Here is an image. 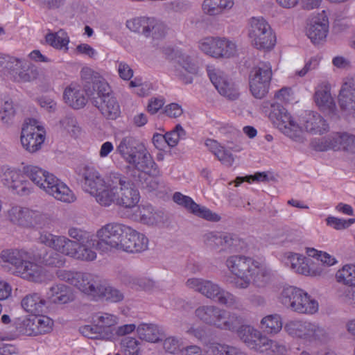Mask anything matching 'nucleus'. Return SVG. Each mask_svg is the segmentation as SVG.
<instances>
[{"mask_svg": "<svg viewBox=\"0 0 355 355\" xmlns=\"http://www.w3.org/2000/svg\"><path fill=\"white\" fill-rule=\"evenodd\" d=\"M116 151L123 159L133 168L142 172L149 173L154 176L159 174L157 165L145 146L132 137L121 139Z\"/></svg>", "mask_w": 355, "mask_h": 355, "instance_id": "1", "label": "nucleus"}, {"mask_svg": "<svg viewBox=\"0 0 355 355\" xmlns=\"http://www.w3.org/2000/svg\"><path fill=\"white\" fill-rule=\"evenodd\" d=\"M257 261L244 255H231L225 261L228 270L236 278L233 286L238 289H246L250 286V274L253 272Z\"/></svg>", "mask_w": 355, "mask_h": 355, "instance_id": "2", "label": "nucleus"}, {"mask_svg": "<svg viewBox=\"0 0 355 355\" xmlns=\"http://www.w3.org/2000/svg\"><path fill=\"white\" fill-rule=\"evenodd\" d=\"M282 304L299 313L313 314L318 310V303L303 290L290 286L282 293Z\"/></svg>", "mask_w": 355, "mask_h": 355, "instance_id": "3", "label": "nucleus"}, {"mask_svg": "<svg viewBox=\"0 0 355 355\" xmlns=\"http://www.w3.org/2000/svg\"><path fill=\"white\" fill-rule=\"evenodd\" d=\"M269 118L279 130L293 140L299 143L305 140L301 128L282 105L277 103L271 105Z\"/></svg>", "mask_w": 355, "mask_h": 355, "instance_id": "4", "label": "nucleus"}, {"mask_svg": "<svg viewBox=\"0 0 355 355\" xmlns=\"http://www.w3.org/2000/svg\"><path fill=\"white\" fill-rule=\"evenodd\" d=\"M272 72L269 62H260L249 74L250 89L256 98H263L268 92Z\"/></svg>", "mask_w": 355, "mask_h": 355, "instance_id": "5", "label": "nucleus"}, {"mask_svg": "<svg viewBox=\"0 0 355 355\" xmlns=\"http://www.w3.org/2000/svg\"><path fill=\"white\" fill-rule=\"evenodd\" d=\"M100 87L101 89L91 96L92 103L106 119L114 120L121 113L119 104L107 83H103Z\"/></svg>", "mask_w": 355, "mask_h": 355, "instance_id": "6", "label": "nucleus"}, {"mask_svg": "<svg viewBox=\"0 0 355 355\" xmlns=\"http://www.w3.org/2000/svg\"><path fill=\"white\" fill-rule=\"evenodd\" d=\"M249 37L252 44L258 49H271L276 43V37L263 18L251 19Z\"/></svg>", "mask_w": 355, "mask_h": 355, "instance_id": "7", "label": "nucleus"}, {"mask_svg": "<svg viewBox=\"0 0 355 355\" xmlns=\"http://www.w3.org/2000/svg\"><path fill=\"white\" fill-rule=\"evenodd\" d=\"M111 181L117 184L116 205L124 208L135 207L139 200V191L126 177L119 173L110 175Z\"/></svg>", "mask_w": 355, "mask_h": 355, "instance_id": "8", "label": "nucleus"}, {"mask_svg": "<svg viewBox=\"0 0 355 355\" xmlns=\"http://www.w3.org/2000/svg\"><path fill=\"white\" fill-rule=\"evenodd\" d=\"M200 49L215 58H229L236 53V46L233 42L223 37H208L199 42Z\"/></svg>", "mask_w": 355, "mask_h": 355, "instance_id": "9", "label": "nucleus"}, {"mask_svg": "<svg viewBox=\"0 0 355 355\" xmlns=\"http://www.w3.org/2000/svg\"><path fill=\"white\" fill-rule=\"evenodd\" d=\"M45 139V131L35 119H28L22 127L20 140L23 148L31 153L41 148Z\"/></svg>", "mask_w": 355, "mask_h": 355, "instance_id": "10", "label": "nucleus"}, {"mask_svg": "<svg viewBox=\"0 0 355 355\" xmlns=\"http://www.w3.org/2000/svg\"><path fill=\"white\" fill-rule=\"evenodd\" d=\"M315 150L325 151L328 149L343 150L349 153H355V135L347 133H336L328 138H322L313 142Z\"/></svg>", "mask_w": 355, "mask_h": 355, "instance_id": "11", "label": "nucleus"}, {"mask_svg": "<svg viewBox=\"0 0 355 355\" xmlns=\"http://www.w3.org/2000/svg\"><path fill=\"white\" fill-rule=\"evenodd\" d=\"M209 78L218 93L230 101L239 97V92L234 82L219 69L207 68Z\"/></svg>", "mask_w": 355, "mask_h": 355, "instance_id": "12", "label": "nucleus"}, {"mask_svg": "<svg viewBox=\"0 0 355 355\" xmlns=\"http://www.w3.org/2000/svg\"><path fill=\"white\" fill-rule=\"evenodd\" d=\"M127 227L117 223H111L103 226L98 230L96 235L102 247L106 245V249L109 247L119 250Z\"/></svg>", "mask_w": 355, "mask_h": 355, "instance_id": "13", "label": "nucleus"}, {"mask_svg": "<svg viewBox=\"0 0 355 355\" xmlns=\"http://www.w3.org/2000/svg\"><path fill=\"white\" fill-rule=\"evenodd\" d=\"M173 200L175 203L184 207L190 213L198 217L214 222L220 220V217L217 214L212 212L204 206H200L195 202L191 197L184 196L180 192H175L173 194Z\"/></svg>", "mask_w": 355, "mask_h": 355, "instance_id": "14", "label": "nucleus"}, {"mask_svg": "<svg viewBox=\"0 0 355 355\" xmlns=\"http://www.w3.org/2000/svg\"><path fill=\"white\" fill-rule=\"evenodd\" d=\"M46 178V185L43 189L46 193L64 202H72L75 200L74 194L70 189L53 174L49 175Z\"/></svg>", "mask_w": 355, "mask_h": 355, "instance_id": "15", "label": "nucleus"}, {"mask_svg": "<svg viewBox=\"0 0 355 355\" xmlns=\"http://www.w3.org/2000/svg\"><path fill=\"white\" fill-rule=\"evenodd\" d=\"M148 243V240L144 234L128 226L119 250L130 253L141 252L147 249Z\"/></svg>", "mask_w": 355, "mask_h": 355, "instance_id": "16", "label": "nucleus"}, {"mask_svg": "<svg viewBox=\"0 0 355 355\" xmlns=\"http://www.w3.org/2000/svg\"><path fill=\"white\" fill-rule=\"evenodd\" d=\"M98 239L89 238L85 242L78 243L73 241L70 249L69 257L83 261H93L96 258V250H102L103 247Z\"/></svg>", "mask_w": 355, "mask_h": 355, "instance_id": "17", "label": "nucleus"}, {"mask_svg": "<svg viewBox=\"0 0 355 355\" xmlns=\"http://www.w3.org/2000/svg\"><path fill=\"white\" fill-rule=\"evenodd\" d=\"M76 279L74 280L73 286L83 293L94 297L101 293L103 282L98 276L91 273L78 272Z\"/></svg>", "mask_w": 355, "mask_h": 355, "instance_id": "18", "label": "nucleus"}, {"mask_svg": "<svg viewBox=\"0 0 355 355\" xmlns=\"http://www.w3.org/2000/svg\"><path fill=\"white\" fill-rule=\"evenodd\" d=\"M80 184L82 189L94 196L106 184L103 178L93 168L86 166L81 175Z\"/></svg>", "mask_w": 355, "mask_h": 355, "instance_id": "19", "label": "nucleus"}, {"mask_svg": "<svg viewBox=\"0 0 355 355\" xmlns=\"http://www.w3.org/2000/svg\"><path fill=\"white\" fill-rule=\"evenodd\" d=\"M329 31V21L326 17L313 18L307 24L306 34L314 44L325 40Z\"/></svg>", "mask_w": 355, "mask_h": 355, "instance_id": "20", "label": "nucleus"}, {"mask_svg": "<svg viewBox=\"0 0 355 355\" xmlns=\"http://www.w3.org/2000/svg\"><path fill=\"white\" fill-rule=\"evenodd\" d=\"M224 309L215 305H202L195 310L196 316L203 323L219 328Z\"/></svg>", "mask_w": 355, "mask_h": 355, "instance_id": "21", "label": "nucleus"}, {"mask_svg": "<svg viewBox=\"0 0 355 355\" xmlns=\"http://www.w3.org/2000/svg\"><path fill=\"white\" fill-rule=\"evenodd\" d=\"M186 285L195 291L201 293L202 295L210 300L216 299L221 288L211 281L198 278H190L187 279Z\"/></svg>", "mask_w": 355, "mask_h": 355, "instance_id": "22", "label": "nucleus"}, {"mask_svg": "<svg viewBox=\"0 0 355 355\" xmlns=\"http://www.w3.org/2000/svg\"><path fill=\"white\" fill-rule=\"evenodd\" d=\"M0 257L3 262L12 266V273L17 275V271L22 267L27 259H31V254L24 249H6L1 251Z\"/></svg>", "mask_w": 355, "mask_h": 355, "instance_id": "23", "label": "nucleus"}, {"mask_svg": "<svg viewBox=\"0 0 355 355\" xmlns=\"http://www.w3.org/2000/svg\"><path fill=\"white\" fill-rule=\"evenodd\" d=\"M14 324L16 329L15 331L4 337L0 335L1 340L15 339L19 334L29 336L37 335L35 315L18 318L15 321Z\"/></svg>", "mask_w": 355, "mask_h": 355, "instance_id": "24", "label": "nucleus"}, {"mask_svg": "<svg viewBox=\"0 0 355 355\" xmlns=\"http://www.w3.org/2000/svg\"><path fill=\"white\" fill-rule=\"evenodd\" d=\"M175 74L184 83H191L192 75L198 71V67L191 58L187 55L180 56L175 65Z\"/></svg>", "mask_w": 355, "mask_h": 355, "instance_id": "25", "label": "nucleus"}, {"mask_svg": "<svg viewBox=\"0 0 355 355\" xmlns=\"http://www.w3.org/2000/svg\"><path fill=\"white\" fill-rule=\"evenodd\" d=\"M339 104L342 110L349 114L355 112V80L347 79L343 85L339 94Z\"/></svg>", "mask_w": 355, "mask_h": 355, "instance_id": "26", "label": "nucleus"}, {"mask_svg": "<svg viewBox=\"0 0 355 355\" xmlns=\"http://www.w3.org/2000/svg\"><path fill=\"white\" fill-rule=\"evenodd\" d=\"M80 75L84 82V90L90 97L101 89L100 86L103 83H107L97 72L89 67H83L80 71Z\"/></svg>", "mask_w": 355, "mask_h": 355, "instance_id": "27", "label": "nucleus"}, {"mask_svg": "<svg viewBox=\"0 0 355 355\" xmlns=\"http://www.w3.org/2000/svg\"><path fill=\"white\" fill-rule=\"evenodd\" d=\"M302 121L306 131L311 134L322 135L327 132L329 128V125L324 118L315 112H306Z\"/></svg>", "mask_w": 355, "mask_h": 355, "instance_id": "28", "label": "nucleus"}, {"mask_svg": "<svg viewBox=\"0 0 355 355\" xmlns=\"http://www.w3.org/2000/svg\"><path fill=\"white\" fill-rule=\"evenodd\" d=\"M33 259L40 264L46 266L60 268L65 263V258L58 252L48 250L42 248L33 254Z\"/></svg>", "mask_w": 355, "mask_h": 355, "instance_id": "29", "label": "nucleus"}, {"mask_svg": "<svg viewBox=\"0 0 355 355\" xmlns=\"http://www.w3.org/2000/svg\"><path fill=\"white\" fill-rule=\"evenodd\" d=\"M315 102L322 110L334 113L336 103L330 92V86L327 84L320 85L317 87L314 95Z\"/></svg>", "mask_w": 355, "mask_h": 355, "instance_id": "30", "label": "nucleus"}, {"mask_svg": "<svg viewBox=\"0 0 355 355\" xmlns=\"http://www.w3.org/2000/svg\"><path fill=\"white\" fill-rule=\"evenodd\" d=\"M0 178L5 186L15 191L17 193H26L27 189L24 186L22 180H19L20 175L17 171L11 168H2Z\"/></svg>", "mask_w": 355, "mask_h": 355, "instance_id": "31", "label": "nucleus"}, {"mask_svg": "<svg viewBox=\"0 0 355 355\" xmlns=\"http://www.w3.org/2000/svg\"><path fill=\"white\" fill-rule=\"evenodd\" d=\"M17 276L33 282H40L43 280V268L37 263L27 259L19 270L17 271Z\"/></svg>", "mask_w": 355, "mask_h": 355, "instance_id": "32", "label": "nucleus"}, {"mask_svg": "<svg viewBox=\"0 0 355 355\" xmlns=\"http://www.w3.org/2000/svg\"><path fill=\"white\" fill-rule=\"evenodd\" d=\"M117 184L111 180L94 196L96 201L103 207H110L112 204L116 205Z\"/></svg>", "mask_w": 355, "mask_h": 355, "instance_id": "33", "label": "nucleus"}, {"mask_svg": "<svg viewBox=\"0 0 355 355\" xmlns=\"http://www.w3.org/2000/svg\"><path fill=\"white\" fill-rule=\"evenodd\" d=\"M234 5V0H204L202 9L207 15L216 16L228 12Z\"/></svg>", "mask_w": 355, "mask_h": 355, "instance_id": "34", "label": "nucleus"}, {"mask_svg": "<svg viewBox=\"0 0 355 355\" xmlns=\"http://www.w3.org/2000/svg\"><path fill=\"white\" fill-rule=\"evenodd\" d=\"M22 308L32 315L42 313L46 306V300L37 293L27 294L21 302Z\"/></svg>", "mask_w": 355, "mask_h": 355, "instance_id": "35", "label": "nucleus"}, {"mask_svg": "<svg viewBox=\"0 0 355 355\" xmlns=\"http://www.w3.org/2000/svg\"><path fill=\"white\" fill-rule=\"evenodd\" d=\"M272 274L270 269L260 266L257 261L253 272L250 274V284L259 288H265L272 280Z\"/></svg>", "mask_w": 355, "mask_h": 355, "instance_id": "36", "label": "nucleus"}, {"mask_svg": "<svg viewBox=\"0 0 355 355\" xmlns=\"http://www.w3.org/2000/svg\"><path fill=\"white\" fill-rule=\"evenodd\" d=\"M94 322L101 327L104 340H111L114 336V327L116 324V318L111 314L101 313L93 318Z\"/></svg>", "mask_w": 355, "mask_h": 355, "instance_id": "37", "label": "nucleus"}, {"mask_svg": "<svg viewBox=\"0 0 355 355\" xmlns=\"http://www.w3.org/2000/svg\"><path fill=\"white\" fill-rule=\"evenodd\" d=\"M49 297L54 304H64L73 300L71 288L64 284L54 285L50 288Z\"/></svg>", "mask_w": 355, "mask_h": 355, "instance_id": "38", "label": "nucleus"}, {"mask_svg": "<svg viewBox=\"0 0 355 355\" xmlns=\"http://www.w3.org/2000/svg\"><path fill=\"white\" fill-rule=\"evenodd\" d=\"M22 173L41 189H44L46 185L45 179H47V176L51 174L42 168L33 165L24 166L22 168Z\"/></svg>", "mask_w": 355, "mask_h": 355, "instance_id": "39", "label": "nucleus"}, {"mask_svg": "<svg viewBox=\"0 0 355 355\" xmlns=\"http://www.w3.org/2000/svg\"><path fill=\"white\" fill-rule=\"evenodd\" d=\"M139 337L150 343H158L162 340V334L158 327L153 324H141L137 329Z\"/></svg>", "mask_w": 355, "mask_h": 355, "instance_id": "40", "label": "nucleus"}, {"mask_svg": "<svg viewBox=\"0 0 355 355\" xmlns=\"http://www.w3.org/2000/svg\"><path fill=\"white\" fill-rule=\"evenodd\" d=\"M63 97L66 103L73 109H80L83 107L87 102V98L85 97L83 91L77 90L71 87L65 89Z\"/></svg>", "mask_w": 355, "mask_h": 355, "instance_id": "41", "label": "nucleus"}, {"mask_svg": "<svg viewBox=\"0 0 355 355\" xmlns=\"http://www.w3.org/2000/svg\"><path fill=\"white\" fill-rule=\"evenodd\" d=\"M31 209L21 207H13L8 213L10 221L17 225L28 228Z\"/></svg>", "mask_w": 355, "mask_h": 355, "instance_id": "42", "label": "nucleus"}, {"mask_svg": "<svg viewBox=\"0 0 355 355\" xmlns=\"http://www.w3.org/2000/svg\"><path fill=\"white\" fill-rule=\"evenodd\" d=\"M139 220L148 225H156L163 221V213L155 211L151 206L139 208Z\"/></svg>", "mask_w": 355, "mask_h": 355, "instance_id": "43", "label": "nucleus"}, {"mask_svg": "<svg viewBox=\"0 0 355 355\" xmlns=\"http://www.w3.org/2000/svg\"><path fill=\"white\" fill-rule=\"evenodd\" d=\"M28 228L43 229L50 227L52 219L48 214L31 209Z\"/></svg>", "mask_w": 355, "mask_h": 355, "instance_id": "44", "label": "nucleus"}, {"mask_svg": "<svg viewBox=\"0 0 355 355\" xmlns=\"http://www.w3.org/2000/svg\"><path fill=\"white\" fill-rule=\"evenodd\" d=\"M223 318L219 326V329L223 330L235 331L243 325V318L234 313H230L224 310Z\"/></svg>", "mask_w": 355, "mask_h": 355, "instance_id": "45", "label": "nucleus"}, {"mask_svg": "<svg viewBox=\"0 0 355 355\" xmlns=\"http://www.w3.org/2000/svg\"><path fill=\"white\" fill-rule=\"evenodd\" d=\"M150 17H137L126 21V27L131 31L149 37V21Z\"/></svg>", "mask_w": 355, "mask_h": 355, "instance_id": "46", "label": "nucleus"}, {"mask_svg": "<svg viewBox=\"0 0 355 355\" xmlns=\"http://www.w3.org/2000/svg\"><path fill=\"white\" fill-rule=\"evenodd\" d=\"M261 328L268 334H277L282 328V322L278 314L269 315L261 321Z\"/></svg>", "mask_w": 355, "mask_h": 355, "instance_id": "47", "label": "nucleus"}, {"mask_svg": "<svg viewBox=\"0 0 355 355\" xmlns=\"http://www.w3.org/2000/svg\"><path fill=\"white\" fill-rule=\"evenodd\" d=\"M72 245H73V241L66 236L53 235L49 248L62 254L69 256Z\"/></svg>", "mask_w": 355, "mask_h": 355, "instance_id": "48", "label": "nucleus"}, {"mask_svg": "<svg viewBox=\"0 0 355 355\" xmlns=\"http://www.w3.org/2000/svg\"><path fill=\"white\" fill-rule=\"evenodd\" d=\"M15 115V110L12 101L10 98H5L0 107L1 121L4 125L8 126L12 124Z\"/></svg>", "mask_w": 355, "mask_h": 355, "instance_id": "49", "label": "nucleus"}, {"mask_svg": "<svg viewBox=\"0 0 355 355\" xmlns=\"http://www.w3.org/2000/svg\"><path fill=\"white\" fill-rule=\"evenodd\" d=\"M336 278L340 283L354 287L355 286V266L345 265L336 274Z\"/></svg>", "mask_w": 355, "mask_h": 355, "instance_id": "50", "label": "nucleus"}, {"mask_svg": "<svg viewBox=\"0 0 355 355\" xmlns=\"http://www.w3.org/2000/svg\"><path fill=\"white\" fill-rule=\"evenodd\" d=\"M99 297H104L107 301L111 302H119L124 299V294L120 290L113 286L102 284Z\"/></svg>", "mask_w": 355, "mask_h": 355, "instance_id": "51", "label": "nucleus"}, {"mask_svg": "<svg viewBox=\"0 0 355 355\" xmlns=\"http://www.w3.org/2000/svg\"><path fill=\"white\" fill-rule=\"evenodd\" d=\"M259 332V331L249 325L241 326L238 329V334L240 338L252 349L254 347V341L255 339H257Z\"/></svg>", "mask_w": 355, "mask_h": 355, "instance_id": "52", "label": "nucleus"}, {"mask_svg": "<svg viewBox=\"0 0 355 355\" xmlns=\"http://www.w3.org/2000/svg\"><path fill=\"white\" fill-rule=\"evenodd\" d=\"M46 41L48 44L56 49L66 47L69 42L67 33L60 30L55 33H49L46 36Z\"/></svg>", "mask_w": 355, "mask_h": 355, "instance_id": "53", "label": "nucleus"}, {"mask_svg": "<svg viewBox=\"0 0 355 355\" xmlns=\"http://www.w3.org/2000/svg\"><path fill=\"white\" fill-rule=\"evenodd\" d=\"M243 241L235 234L224 233L222 250L237 252L243 248Z\"/></svg>", "mask_w": 355, "mask_h": 355, "instance_id": "54", "label": "nucleus"}, {"mask_svg": "<svg viewBox=\"0 0 355 355\" xmlns=\"http://www.w3.org/2000/svg\"><path fill=\"white\" fill-rule=\"evenodd\" d=\"M210 355H246L239 349L228 345L215 344L210 347Z\"/></svg>", "mask_w": 355, "mask_h": 355, "instance_id": "55", "label": "nucleus"}, {"mask_svg": "<svg viewBox=\"0 0 355 355\" xmlns=\"http://www.w3.org/2000/svg\"><path fill=\"white\" fill-rule=\"evenodd\" d=\"M166 33V27L165 24L155 19L150 17L149 21V37L153 39H160L164 37Z\"/></svg>", "mask_w": 355, "mask_h": 355, "instance_id": "56", "label": "nucleus"}, {"mask_svg": "<svg viewBox=\"0 0 355 355\" xmlns=\"http://www.w3.org/2000/svg\"><path fill=\"white\" fill-rule=\"evenodd\" d=\"M215 301L228 308H236L239 304V300L235 295L222 288Z\"/></svg>", "mask_w": 355, "mask_h": 355, "instance_id": "57", "label": "nucleus"}, {"mask_svg": "<svg viewBox=\"0 0 355 355\" xmlns=\"http://www.w3.org/2000/svg\"><path fill=\"white\" fill-rule=\"evenodd\" d=\"M306 321H291L288 322L284 330L291 336L303 339Z\"/></svg>", "mask_w": 355, "mask_h": 355, "instance_id": "58", "label": "nucleus"}, {"mask_svg": "<svg viewBox=\"0 0 355 355\" xmlns=\"http://www.w3.org/2000/svg\"><path fill=\"white\" fill-rule=\"evenodd\" d=\"M186 135V131L180 124L175 125V128L165 134L167 146L171 147L175 146L181 138Z\"/></svg>", "mask_w": 355, "mask_h": 355, "instance_id": "59", "label": "nucleus"}, {"mask_svg": "<svg viewBox=\"0 0 355 355\" xmlns=\"http://www.w3.org/2000/svg\"><path fill=\"white\" fill-rule=\"evenodd\" d=\"M224 233L207 232L203 236L204 243L213 249H222Z\"/></svg>", "mask_w": 355, "mask_h": 355, "instance_id": "60", "label": "nucleus"}, {"mask_svg": "<svg viewBox=\"0 0 355 355\" xmlns=\"http://www.w3.org/2000/svg\"><path fill=\"white\" fill-rule=\"evenodd\" d=\"M37 335L44 334L51 331L53 321L50 318L43 315H35Z\"/></svg>", "mask_w": 355, "mask_h": 355, "instance_id": "61", "label": "nucleus"}, {"mask_svg": "<svg viewBox=\"0 0 355 355\" xmlns=\"http://www.w3.org/2000/svg\"><path fill=\"white\" fill-rule=\"evenodd\" d=\"M125 355H141V343L134 338L127 337L122 340Z\"/></svg>", "mask_w": 355, "mask_h": 355, "instance_id": "62", "label": "nucleus"}, {"mask_svg": "<svg viewBox=\"0 0 355 355\" xmlns=\"http://www.w3.org/2000/svg\"><path fill=\"white\" fill-rule=\"evenodd\" d=\"M80 334L90 339H101L104 340V336L101 331V327H98L96 323L92 325H85L80 327Z\"/></svg>", "mask_w": 355, "mask_h": 355, "instance_id": "63", "label": "nucleus"}, {"mask_svg": "<svg viewBox=\"0 0 355 355\" xmlns=\"http://www.w3.org/2000/svg\"><path fill=\"white\" fill-rule=\"evenodd\" d=\"M329 338V333L327 329L319 324L313 322L310 343L315 341L324 343L327 342Z\"/></svg>", "mask_w": 355, "mask_h": 355, "instance_id": "64", "label": "nucleus"}]
</instances>
